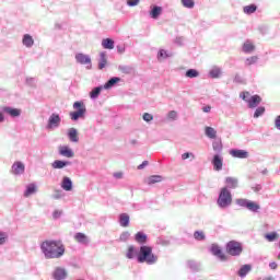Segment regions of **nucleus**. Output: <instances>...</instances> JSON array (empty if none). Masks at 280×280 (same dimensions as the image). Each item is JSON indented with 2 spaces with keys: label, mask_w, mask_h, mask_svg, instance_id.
<instances>
[{
  "label": "nucleus",
  "mask_w": 280,
  "mask_h": 280,
  "mask_svg": "<svg viewBox=\"0 0 280 280\" xmlns=\"http://www.w3.org/2000/svg\"><path fill=\"white\" fill-rule=\"evenodd\" d=\"M131 143H133V144L137 143V140H132Z\"/></svg>",
  "instance_id": "nucleus-62"
},
{
  "label": "nucleus",
  "mask_w": 280,
  "mask_h": 280,
  "mask_svg": "<svg viewBox=\"0 0 280 280\" xmlns=\"http://www.w3.org/2000/svg\"><path fill=\"white\" fill-rule=\"evenodd\" d=\"M240 97H242V100L244 101V102H246V104H249V102H250V92H248V91H245V92H242L241 94H240Z\"/></svg>",
  "instance_id": "nucleus-40"
},
{
  "label": "nucleus",
  "mask_w": 280,
  "mask_h": 280,
  "mask_svg": "<svg viewBox=\"0 0 280 280\" xmlns=\"http://www.w3.org/2000/svg\"><path fill=\"white\" fill-rule=\"evenodd\" d=\"M264 113H266V107L260 106V107L256 108V110L254 113L255 119L261 117V115H264Z\"/></svg>",
  "instance_id": "nucleus-41"
},
{
  "label": "nucleus",
  "mask_w": 280,
  "mask_h": 280,
  "mask_svg": "<svg viewBox=\"0 0 280 280\" xmlns=\"http://www.w3.org/2000/svg\"><path fill=\"white\" fill-rule=\"evenodd\" d=\"M205 132L209 139H215L218 137V131H215V129H213V127H206Z\"/></svg>",
  "instance_id": "nucleus-25"
},
{
  "label": "nucleus",
  "mask_w": 280,
  "mask_h": 280,
  "mask_svg": "<svg viewBox=\"0 0 280 280\" xmlns=\"http://www.w3.org/2000/svg\"><path fill=\"white\" fill-rule=\"evenodd\" d=\"M258 58L256 56L250 57L247 59L248 65H255L257 62Z\"/></svg>",
  "instance_id": "nucleus-52"
},
{
  "label": "nucleus",
  "mask_w": 280,
  "mask_h": 280,
  "mask_svg": "<svg viewBox=\"0 0 280 280\" xmlns=\"http://www.w3.org/2000/svg\"><path fill=\"white\" fill-rule=\"evenodd\" d=\"M60 215H62V211H60V210H55L52 213L54 220H58V218H60Z\"/></svg>",
  "instance_id": "nucleus-51"
},
{
  "label": "nucleus",
  "mask_w": 280,
  "mask_h": 280,
  "mask_svg": "<svg viewBox=\"0 0 280 280\" xmlns=\"http://www.w3.org/2000/svg\"><path fill=\"white\" fill-rule=\"evenodd\" d=\"M55 280L67 279V270L62 267H57L52 273Z\"/></svg>",
  "instance_id": "nucleus-8"
},
{
  "label": "nucleus",
  "mask_w": 280,
  "mask_h": 280,
  "mask_svg": "<svg viewBox=\"0 0 280 280\" xmlns=\"http://www.w3.org/2000/svg\"><path fill=\"white\" fill-rule=\"evenodd\" d=\"M243 12L244 14H255V12H257V7L255 4L245 5Z\"/></svg>",
  "instance_id": "nucleus-27"
},
{
  "label": "nucleus",
  "mask_w": 280,
  "mask_h": 280,
  "mask_svg": "<svg viewBox=\"0 0 280 280\" xmlns=\"http://www.w3.org/2000/svg\"><path fill=\"white\" fill-rule=\"evenodd\" d=\"M203 113H211V105L202 107Z\"/></svg>",
  "instance_id": "nucleus-56"
},
{
  "label": "nucleus",
  "mask_w": 280,
  "mask_h": 280,
  "mask_svg": "<svg viewBox=\"0 0 280 280\" xmlns=\"http://www.w3.org/2000/svg\"><path fill=\"white\" fill-rule=\"evenodd\" d=\"M75 60L80 62V65H91V57L84 54H77Z\"/></svg>",
  "instance_id": "nucleus-16"
},
{
  "label": "nucleus",
  "mask_w": 280,
  "mask_h": 280,
  "mask_svg": "<svg viewBox=\"0 0 280 280\" xmlns=\"http://www.w3.org/2000/svg\"><path fill=\"white\" fill-rule=\"evenodd\" d=\"M194 237L198 240V242H202V240H205V233L197 231L194 233Z\"/></svg>",
  "instance_id": "nucleus-46"
},
{
  "label": "nucleus",
  "mask_w": 280,
  "mask_h": 280,
  "mask_svg": "<svg viewBox=\"0 0 280 280\" xmlns=\"http://www.w3.org/2000/svg\"><path fill=\"white\" fill-rule=\"evenodd\" d=\"M127 5L135 8V5H139V0H127Z\"/></svg>",
  "instance_id": "nucleus-48"
},
{
  "label": "nucleus",
  "mask_w": 280,
  "mask_h": 280,
  "mask_svg": "<svg viewBox=\"0 0 280 280\" xmlns=\"http://www.w3.org/2000/svg\"><path fill=\"white\" fill-rule=\"evenodd\" d=\"M252 270L250 265H244L238 270V277H246V275Z\"/></svg>",
  "instance_id": "nucleus-30"
},
{
  "label": "nucleus",
  "mask_w": 280,
  "mask_h": 280,
  "mask_svg": "<svg viewBox=\"0 0 280 280\" xmlns=\"http://www.w3.org/2000/svg\"><path fill=\"white\" fill-rule=\"evenodd\" d=\"M182 4L184 8L191 9L194 5H196V2L194 0H182Z\"/></svg>",
  "instance_id": "nucleus-42"
},
{
  "label": "nucleus",
  "mask_w": 280,
  "mask_h": 280,
  "mask_svg": "<svg viewBox=\"0 0 280 280\" xmlns=\"http://www.w3.org/2000/svg\"><path fill=\"white\" fill-rule=\"evenodd\" d=\"M22 43L25 47H33L34 46V38L30 34H25L23 36Z\"/></svg>",
  "instance_id": "nucleus-22"
},
{
  "label": "nucleus",
  "mask_w": 280,
  "mask_h": 280,
  "mask_svg": "<svg viewBox=\"0 0 280 280\" xmlns=\"http://www.w3.org/2000/svg\"><path fill=\"white\" fill-rule=\"evenodd\" d=\"M0 244H5V234L0 232Z\"/></svg>",
  "instance_id": "nucleus-53"
},
{
  "label": "nucleus",
  "mask_w": 280,
  "mask_h": 280,
  "mask_svg": "<svg viewBox=\"0 0 280 280\" xmlns=\"http://www.w3.org/2000/svg\"><path fill=\"white\" fill-rule=\"evenodd\" d=\"M135 240L137 242V244H147L148 243V235L143 232H138L136 235H135Z\"/></svg>",
  "instance_id": "nucleus-19"
},
{
  "label": "nucleus",
  "mask_w": 280,
  "mask_h": 280,
  "mask_svg": "<svg viewBox=\"0 0 280 280\" xmlns=\"http://www.w3.org/2000/svg\"><path fill=\"white\" fill-rule=\"evenodd\" d=\"M248 202H249V200H247V199H236V205H238V207L247 208L248 207Z\"/></svg>",
  "instance_id": "nucleus-45"
},
{
  "label": "nucleus",
  "mask_w": 280,
  "mask_h": 280,
  "mask_svg": "<svg viewBox=\"0 0 280 280\" xmlns=\"http://www.w3.org/2000/svg\"><path fill=\"white\" fill-rule=\"evenodd\" d=\"M5 118L3 117V113L0 112V124L3 121Z\"/></svg>",
  "instance_id": "nucleus-60"
},
{
  "label": "nucleus",
  "mask_w": 280,
  "mask_h": 280,
  "mask_svg": "<svg viewBox=\"0 0 280 280\" xmlns=\"http://www.w3.org/2000/svg\"><path fill=\"white\" fill-rule=\"evenodd\" d=\"M278 267L279 265H277L276 261L269 264V268H271V270H277Z\"/></svg>",
  "instance_id": "nucleus-55"
},
{
  "label": "nucleus",
  "mask_w": 280,
  "mask_h": 280,
  "mask_svg": "<svg viewBox=\"0 0 280 280\" xmlns=\"http://www.w3.org/2000/svg\"><path fill=\"white\" fill-rule=\"evenodd\" d=\"M137 259L139 264H148L149 266H152L159 261V256L154 255L152 247L143 245L137 254Z\"/></svg>",
  "instance_id": "nucleus-2"
},
{
  "label": "nucleus",
  "mask_w": 280,
  "mask_h": 280,
  "mask_svg": "<svg viewBox=\"0 0 280 280\" xmlns=\"http://www.w3.org/2000/svg\"><path fill=\"white\" fill-rule=\"evenodd\" d=\"M119 51H120V54H121V51H124V50H121V48H119Z\"/></svg>",
  "instance_id": "nucleus-63"
},
{
  "label": "nucleus",
  "mask_w": 280,
  "mask_h": 280,
  "mask_svg": "<svg viewBox=\"0 0 280 280\" xmlns=\"http://www.w3.org/2000/svg\"><path fill=\"white\" fill-rule=\"evenodd\" d=\"M119 224L120 226H124L125 229L130 225V215L128 213H121L119 215Z\"/></svg>",
  "instance_id": "nucleus-18"
},
{
  "label": "nucleus",
  "mask_w": 280,
  "mask_h": 280,
  "mask_svg": "<svg viewBox=\"0 0 280 280\" xmlns=\"http://www.w3.org/2000/svg\"><path fill=\"white\" fill-rule=\"evenodd\" d=\"M267 242H275V240H279V234L277 232H271L265 235Z\"/></svg>",
  "instance_id": "nucleus-34"
},
{
  "label": "nucleus",
  "mask_w": 280,
  "mask_h": 280,
  "mask_svg": "<svg viewBox=\"0 0 280 280\" xmlns=\"http://www.w3.org/2000/svg\"><path fill=\"white\" fill-rule=\"evenodd\" d=\"M221 73L222 71L220 70V68H213L212 70H210L211 78H220Z\"/></svg>",
  "instance_id": "nucleus-43"
},
{
  "label": "nucleus",
  "mask_w": 280,
  "mask_h": 280,
  "mask_svg": "<svg viewBox=\"0 0 280 280\" xmlns=\"http://www.w3.org/2000/svg\"><path fill=\"white\" fill-rule=\"evenodd\" d=\"M148 166V161H143L139 166L138 170H143V167Z\"/></svg>",
  "instance_id": "nucleus-58"
},
{
  "label": "nucleus",
  "mask_w": 280,
  "mask_h": 280,
  "mask_svg": "<svg viewBox=\"0 0 280 280\" xmlns=\"http://www.w3.org/2000/svg\"><path fill=\"white\" fill-rule=\"evenodd\" d=\"M121 79L119 78H112L108 82L105 83L104 89H112V86H115L117 82H119Z\"/></svg>",
  "instance_id": "nucleus-35"
},
{
  "label": "nucleus",
  "mask_w": 280,
  "mask_h": 280,
  "mask_svg": "<svg viewBox=\"0 0 280 280\" xmlns=\"http://www.w3.org/2000/svg\"><path fill=\"white\" fill-rule=\"evenodd\" d=\"M32 194H36V185L30 184L26 188V191L24 192V196L27 198L32 196Z\"/></svg>",
  "instance_id": "nucleus-33"
},
{
  "label": "nucleus",
  "mask_w": 280,
  "mask_h": 280,
  "mask_svg": "<svg viewBox=\"0 0 280 280\" xmlns=\"http://www.w3.org/2000/svg\"><path fill=\"white\" fill-rule=\"evenodd\" d=\"M258 104H261V96L253 95L249 98V103L247 104L248 108H257Z\"/></svg>",
  "instance_id": "nucleus-13"
},
{
  "label": "nucleus",
  "mask_w": 280,
  "mask_h": 280,
  "mask_svg": "<svg viewBox=\"0 0 280 280\" xmlns=\"http://www.w3.org/2000/svg\"><path fill=\"white\" fill-rule=\"evenodd\" d=\"M190 156H191L192 159H196V156L194 155V153L186 152V153L182 154L183 161H186V159H189Z\"/></svg>",
  "instance_id": "nucleus-49"
},
{
  "label": "nucleus",
  "mask_w": 280,
  "mask_h": 280,
  "mask_svg": "<svg viewBox=\"0 0 280 280\" xmlns=\"http://www.w3.org/2000/svg\"><path fill=\"white\" fill-rule=\"evenodd\" d=\"M213 150H222V148H217L215 145H213Z\"/></svg>",
  "instance_id": "nucleus-61"
},
{
  "label": "nucleus",
  "mask_w": 280,
  "mask_h": 280,
  "mask_svg": "<svg viewBox=\"0 0 280 280\" xmlns=\"http://www.w3.org/2000/svg\"><path fill=\"white\" fill-rule=\"evenodd\" d=\"M100 93H102V88H95L94 90L91 91L90 97L92 100H95V98L100 97Z\"/></svg>",
  "instance_id": "nucleus-39"
},
{
  "label": "nucleus",
  "mask_w": 280,
  "mask_h": 280,
  "mask_svg": "<svg viewBox=\"0 0 280 280\" xmlns=\"http://www.w3.org/2000/svg\"><path fill=\"white\" fill-rule=\"evenodd\" d=\"M225 250L228 255H231L232 257H240L244 250V247L242 246V243L237 241H230L225 246Z\"/></svg>",
  "instance_id": "nucleus-4"
},
{
  "label": "nucleus",
  "mask_w": 280,
  "mask_h": 280,
  "mask_svg": "<svg viewBox=\"0 0 280 280\" xmlns=\"http://www.w3.org/2000/svg\"><path fill=\"white\" fill-rule=\"evenodd\" d=\"M243 51L245 54H250L252 51H255V45H253V43L246 42L243 45Z\"/></svg>",
  "instance_id": "nucleus-28"
},
{
  "label": "nucleus",
  "mask_w": 280,
  "mask_h": 280,
  "mask_svg": "<svg viewBox=\"0 0 280 280\" xmlns=\"http://www.w3.org/2000/svg\"><path fill=\"white\" fill-rule=\"evenodd\" d=\"M60 126V115L51 114L48 119L47 128L51 130V128H58Z\"/></svg>",
  "instance_id": "nucleus-6"
},
{
  "label": "nucleus",
  "mask_w": 280,
  "mask_h": 280,
  "mask_svg": "<svg viewBox=\"0 0 280 280\" xmlns=\"http://www.w3.org/2000/svg\"><path fill=\"white\" fill-rule=\"evenodd\" d=\"M234 82L242 84L244 81L242 80V77H240V74H236L234 78Z\"/></svg>",
  "instance_id": "nucleus-54"
},
{
  "label": "nucleus",
  "mask_w": 280,
  "mask_h": 280,
  "mask_svg": "<svg viewBox=\"0 0 280 280\" xmlns=\"http://www.w3.org/2000/svg\"><path fill=\"white\" fill-rule=\"evenodd\" d=\"M162 12H163V8L153 7V9L150 12V16H151V19H159V16H161Z\"/></svg>",
  "instance_id": "nucleus-24"
},
{
  "label": "nucleus",
  "mask_w": 280,
  "mask_h": 280,
  "mask_svg": "<svg viewBox=\"0 0 280 280\" xmlns=\"http://www.w3.org/2000/svg\"><path fill=\"white\" fill-rule=\"evenodd\" d=\"M225 185L228 189H237L240 187V180L236 177H226Z\"/></svg>",
  "instance_id": "nucleus-10"
},
{
  "label": "nucleus",
  "mask_w": 280,
  "mask_h": 280,
  "mask_svg": "<svg viewBox=\"0 0 280 280\" xmlns=\"http://www.w3.org/2000/svg\"><path fill=\"white\" fill-rule=\"evenodd\" d=\"M25 172V164H23L22 162H15L12 165V173L13 174H23Z\"/></svg>",
  "instance_id": "nucleus-14"
},
{
  "label": "nucleus",
  "mask_w": 280,
  "mask_h": 280,
  "mask_svg": "<svg viewBox=\"0 0 280 280\" xmlns=\"http://www.w3.org/2000/svg\"><path fill=\"white\" fill-rule=\"evenodd\" d=\"M200 73L196 69H189L186 71V78H198Z\"/></svg>",
  "instance_id": "nucleus-38"
},
{
  "label": "nucleus",
  "mask_w": 280,
  "mask_h": 280,
  "mask_svg": "<svg viewBox=\"0 0 280 280\" xmlns=\"http://www.w3.org/2000/svg\"><path fill=\"white\" fill-rule=\"evenodd\" d=\"M135 255H136L135 246L130 245L127 248L126 257H127V259H135Z\"/></svg>",
  "instance_id": "nucleus-37"
},
{
  "label": "nucleus",
  "mask_w": 280,
  "mask_h": 280,
  "mask_svg": "<svg viewBox=\"0 0 280 280\" xmlns=\"http://www.w3.org/2000/svg\"><path fill=\"white\" fill-rule=\"evenodd\" d=\"M233 202V196L231 195V190L228 187L221 188L219 194V198L217 200V205L221 207V209H226Z\"/></svg>",
  "instance_id": "nucleus-3"
},
{
  "label": "nucleus",
  "mask_w": 280,
  "mask_h": 280,
  "mask_svg": "<svg viewBox=\"0 0 280 280\" xmlns=\"http://www.w3.org/2000/svg\"><path fill=\"white\" fill-rule=\"evenodd\" d=\"M66 165H69V162L57 160L52 163L54 170H62V167H66Z\"/></svg>",
  "instance_id": "nucleus-31"
},
{
  "label": "nucleus",
  "mask_w": 280,
  "mask_h": 280,
  "mask_svg": "<svg viewBox=\"0 0 280 280\" xmlns=\"http://www.w3.org/2000/svg\"><path fill=\"white\" fill-rule=\"evenodd\" d=\"M163 180V177L161 175H152L148 179L149 185H154L155 183H161Z\"/></svg>",
  "instance_id": "nucleus-29"
},
{
  "label": "nucleus",
  "mask_w": 280,
  "mask_h": 280,
  "mask_svg": "<svg viewBox=\"0 0 280 280\" xmlns=\"http://www.w3.org/2000/svg\"><path fill=\"white\" fill-rule=\"evenodd\" d=\"M3 113H7L11 117H19L21 115V109L12 107H2Z\"/></svg>",
  "instance_id": "nucleus-17"
},
{
  "label": "nucleus",
  "mask_w": 280,
  "mask_h": 280,
  "mask_svg": "<svg viewBox=\"0 0 280 280\" xmlns=\"http://www.w3.org/2000/svg\"><path fill=\"white\" fill-rule=\"evenodd\" d=\"M142 119L144 121H152V119H154V116H152V114H150V113H144L142 116Z\"/></svg>",
  "instance_id": "nucleus-47"
},
{
  "label": "nucleus",
  "mask_w": 280,
  "mask_h": 280,
  "mask_svg": "<svg viewBox=\"0 0 280 280\" xmlns=\"http://www.w3.org/2000/svg\"><path fill=\"white\" fill-rule=\"evenodd\" d=\"M73 108L75 112L70 113L72 121H78V119L84 118V115H86V106H84L83 102H75Z\"/></svg>",
  "instance_id": "nucleus-5"
},
{
  "label": "nucleus",
  "mask_w": 280,
  "mask_h": 280,
  "mask_svg": "<svg viewBox=\"0 0 280 280\" xmlns=\"http://www.w3.org/2000/svg\"><path fill=\"white\" fill-rule=\"evenodd\" d=\"M74 240L79 242V244H89V237H86L84 233H77Z\"/></svg>",
  "instance_id": "nucleus-23"
},
{
  "label": "nucleus",
  "mask_w": 280,
  "mask_h": 280,
  "mask_svg": "<svg viewBox=\"0 0 280 280\" xmlns=\"http://www.w3.org/2000/svg\"><path fill=\"white\" fill-rule=\"evenodd\" d=\"M101 60L98 62V69H104V67H106L108 60L106 59V52H101Z\"/></svg>",
  "instance_id": "nucleus-32"
},
{
  "label": "nucleus",
  "mask_w": 280,
  "mask_h": 280,
  "mask_svg": "<svg viewBox=\"0 0 280 280\" xmlns=\"http://www.w3.org/2000/svg\"><path fill=\"white\" fill-rule=\"evenodd\" d=\"M246 209H248V211L257 212L261 209V207L259 206V203L249 200Z\"/></svg>",
  "instance_id": "nucleus-26"
},
{
  "label": "nucleus",
  "mask_w": 280,
  "mask_h": 280,
  "mask_svg": "<svg viewBox=\"0 0 280 280\" xmlns=\"http://www.w3.org/2000/svg\"><path fill=\"white\" fill-rule=\"evenodd\" d=\"M61 189L65 191H71L73 189V182H71V178L63 177L61 182Z\"/></svg>",
  "instance_id": "nucleus-15"
},
{
  "label": "nucleus",
  "mask_w": 280,
  "mask_h": 280,
  "mask_svg": "<svg viewBox=\"0 0 280 280\" xmlns=\"http://www.w3.org/2000/svg\"><path fill=\"white\" fill-rule=\"evenodd\" d=\"M178 117V113L176 110H171L168 113V119H176Z\"/></svg>",
  "instance_id": "nucleus-50"
},
{
  "label": "nucleus",
  "mask_w": 280,
  "mask_h": 280,
  "mask_svg": "<svg viewBox=\"0 0 280 280\" xmlns=\"http://www.w3.org/2000/svg\"><path fill=\"white\" fill-rule=\"evenodd\" d=\"M278 259H280V254L278 255Z\"/></svg>",
  "instance_id": "nucleus-64"
},
{
  "label": "nucleus",
  "mask_w": 280,
  "mask_h": 280,
  "mask_svg": "<svg viewBox=\"0 0 280 280\" xmlns=\"http://www.w3.org/2000/svg\"><path fill=\"white\" fill-rule=\"evenodd\" d=\"M115 178H122L124 174L122 173H114Z\"/></svg>",
  "instance_id": "nucleus-59"
},
{
  "label": "nucleus",
  "mask_w": 280,
  "mask_h": 280,
  "mask_svg": "<svg viewBox=\"0 0 280 280\" xmlns=\"http://www.w3.org/2000/svg\"><path fill=\"white\" fill-rule=\"evenodd\" d=\"M212 165L213 168L215 170V172H220L222 170V165H223V159L220 155H214L212 159Z\"/></svg>",
  "instance_id": "nucleus-12"
},
{
  "label": "nucleus",
  "mask_w": 280,
  "mask_h": 280,
  "mask_svg": "<svg viewBox=\"0 0 280 280\" xmlns=\"http://www.w3.org/2000/svg\"><path fill=\"white\" fill-rule=\"evenodd\" d=\"M68 137L72 143H78V141H80V138L78 137V130L75 128L69 129Z\"/></svg>",
  "instance_id": "nucleus-20"
},
{
  "label": "nucleus",
  "mask_w": 280,
  "mask_h": 280,
  "mask_svg": "<svg viewBox=\"0 0 280 280\" xmlns=\"http://www.w3.org/2000/svg\"><path fill=\"white\" fill-rule=\"evenodd\" d=\"M210 250H211L212 255H214L215 257H219V259H221V261H226V254L222 253V249L220 248V246L212 244Z\"/></svg>",
  "instance_id": "nucleus-7"
},
{
  "label": "nucleus",
  "mask_w": 280,
  "mask_h": 280,
  "mask_svg": "<svg viewBox=\"0 0 280 280\" xmlns=\"http://www.w3.org/2000/svg\"><path fill=\"white\" fill-rule=\"evenodd\" d=\"M40 248L46 259H58L65 255V245L60 241H45Z\"/></svg>",
  "instance_id": "nucleus-1"
},
{
  "label": "nucleus",
  "mask_w": 280,
  "mask_h": 280,
  "mask_svg": "<svg viewBox=\"0 0 280 280\" xmlns=\"http://www.w3.org/2000/svg\"><path fill=\"white\" fill-rule=\"evenodd\" d=\"M102 47L104 49H115V40L112 38H105L102 40Z\"/></svg>",
  "instance_id": "nucleus-21"
},
{
  "label": "nucleus",
  "mask_w": 280,
  "mask_h": 280,
  "mask_svg": "<svg viewBox=\"0 0 280 280\" xmlns=\"http://www.w3.org/2000/svg\"><path fill=\"white\" fill-rule=\"evenodd\" d=\"M59 154L61 156H66V159H73V156L75 155V153H73V150H71L69 147H60Z\"/></svg>",
  "instance_id": "nucleus-11"
},
{
  "label": "nucleus",
  "mask_w": 280,
  "mask_h": 280,
  "mask_svg": "<svg viewBox=\"0 0 280 280\" xmlns=\"http://www.w3.org/2000/svg\"><path fill=\"white\" fill-rule=\"evenodd\" d=\"M130 240V232L126 231L120 234L119 241L120 242H128Z\"/></svg>",
  "instance_id": "nucleus-44"
},
{
  "label": "nucleus",
  "mask_w": 280,
  "mask_h": 280,
  "mask_svg": "<svg viewBox=\"0 0 280 280\" xmlns=\"http://www.w3.org/2000/svg\"><path fill=\"white\" fill-rule=\"evenodd\" d=\"M230 154L234 159H248V152L245 150L233 149L230 151Z\"/></svg>",
  "instance_id": "nucleus-9"
},
{
  "label": "nucleus",
  "mask_w": 280,
  "mask_h": 280,
  "mask_svg": "<svg viewBox=\"0 0 280 280\" xmlns=\"http://www.w3.org/2000/svg\"><path fill=\"white\" fill-rule=\"evenodd\" d=\"M172 55L167 52L165 49H161L158 54V60H165V58H170Z\"/></svg>",
  "instance_id": "nucleus-36"
},
{
  "label": "nucleus",
  "mask_w": 280,
  "mask_h": 280,
  "mask_svg": "<svg viewBox=\"0 0 280 280\" xmlns=\"http://www.w3.org/2000/svg\"><path fill=\"white\" fill-rule=\"evenodd\" d=\"M276 128H278V130H280V115L276 118Z\"/></svg>",
  "instance_id": "nucleus-57"
}]
</instances>
